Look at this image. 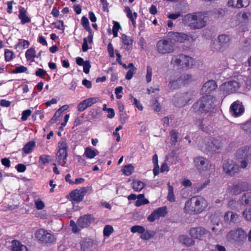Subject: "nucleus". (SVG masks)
<instances>
[{"label": "nucleus", "mask_w": 251, "mask_h": 251, "mask_svg": "<svg viewBox=\"0 0 251 251\" xmlns=\"http://www.w3.org/2000/svg\"><path fill=\"white\" fill-rule=\"evenodd\" d=\"M208 232L203 227H192L189 230V234L191 236L199 240H203L207 235Z\"/></svg>", "instance_id": "ddd939ff"}, {"label": "nucleus", "mask_w": 251, "mask_h": 251, "mask_svg": "<svg viewBox=\"0 0 251 251\" xmlns=\"http://www.w3.org/2000/svg\"><path fill=\"white\" fill-rule=\"evenodd\" d=\"M155 235V232L153 231L146 230L145 229V232L142 233L140 237L144 240H148L151 239Z\"/></svg>", "instance_id": "2f4dec72"}, {"label": "nucleus", "mask_w": 251, "mask_h": 251, "mask_svg": "<svg viewBox=\"0 0 251 251\" xmlns=\"http://www.w3.org/2000/svg\"><path fill=\"white\" fill-rule=\"evenodd\" d=\"M25 57L27 60L33 61L36 57V51L34 48L28 49L25 54Z\"/></svg>", "instance_id": "72a5a7b5"}, {"label": "nucleus", "mask_w": 251, "mask_h": 251, "mask_svg": "<svg viewBox=\"0 0 251 251\" xmlns=\"http://www.w3.org/2000/svg\"><path fill=\"white\" fill-rule=\"evenodd\" d=\"M83 68V72L87 74L89 73L90 69L91 67L89 61H85L84 64L82 65Z\"/></svg>", "instance_id": "bf43d9fd"}, {"label": "nucleus", "mask_w": 251, "mask_h": 251, "mask_svg": "<svg viewBox=\"0 0 251 251\" xmlns=\"http://www.w3.org/2000/svg\"><path fill=\"white\" fill-rule=\"evenodd\" d=\"M134 170V166L132 164H128L124 166L122 172L126 176H130Z\"/></svg>", "instance_id": "e433bc0d"}, {"label": "nucleus", "mask_w": 251, "mask_h": 251, "mask_svg": "<svg viewBox=\"0 0 251 251\" xmlns=\"http://www.w3.org/2000/svg\"><path fill=\"white\" fill-rule=\"evenodd\" d=\"M81 24L83 27L89 32H91L92 29L89 26V23L88 19L85 16L82 17L81 19Z\"/></svg>", "instance_id": "79ce46f5"}, {"label": "nucleus", "mask_w": 251, "mask_h": 251, "mask_svg": "<svg viewBox=\"0 0 251 251\" xmlns=\"http://www.w3.org/2000/svg\"><path fill=\"white\" fill-rule=\"evenodd\" d=\"M54 27L59 30H64V26L63 25V22L61 21H57L56 22L54 23Z\"/></svg>", "instance_id": "e2e57ef3"}, {"label": "nucleus", "mask_w": 251, "mask_h": 251, "mask_svg": "<svg viewBox=\"0 0 251 251\" xmlns=\"http://www.w3.org/2000/svg\"><path fill=\"white\" fill-rule=\"evenodd\" d=\"M183 84V80L181 77L179 76L172 79L169 82L168 86L171 90H176L179 89Z\"/></svg>", "instance_id": "aec40b11"}, {"label": "nucleus", "mask_w": 251, "mask_h": 251, "mask_svg": "<svg viewBox=\"0 0 251 251\" xmlns=\"http://www.w3.org/2000/svg\"><path fill=\"white\" fill-rule=\"evenodd\" d=\"M27 68L24 66L16 67L12 71L13 74H19L26 72Z\"/></svg>", "instance_id": "09e8293b"}, {"label": "nucleus", "mask_w": 251, "mask_h": 251, "mask_svg": "<svg viewBox=\"0 0 251 251\" xmlns=\"http://www.w3.org/2000/svg\"><path fill=\"white\" fill-rule=\"evenodd\" d=\"M34 235L35 238L42 243H52L55 241L54 236L43 228L37 230Z\"/></svg>", "instance_id": "9b49d317"}, {"label": "nucleus", "mask_w": 251, "mask_h": 251, "mask_svg": "<svg viewBox=\"0 0 251 251\" xmlns=\"http://www.w3.org/2000/svg\"><path fill=\"white\" fill-rule=\"evenodd\" d=\"M248 186L246 183L242 182H238L237 184L234 185L233 188H231V192L237 195L242 191L246 190Z\"/></svg>", "instance_id": "4be33fe9"}, {"label": "nucleus", "mask_w": 251, "mask_h": 251, "mask_svg": "<svg viewBox=\"0 0 251 251\" xmlns=\"http://www.w3.org/2000/svg\"><path fill=\"white\" fill-rule=\"evenodd\" d=\"M156 48L159 53L164 54L174 52L176 46L170 37L167 36L166 38H163L157 42Z\"/></svg>", "instance_id": "39448f33"}, {"label": "nucleus", "mask_w": 251, "mask_h": 251, "mask_svg": "<svg viewBox=\"0 0 251 251\" xmlns=\"http://www.w3.org/2000/svg\"><path fill=\"white\" fill-rule=\"evenodd\" d=\"M244 112V108L243 105L238 100L234 102L230 106V112L235 117L240 116Z\"/></svg>", "instance_id": "f3484780"}, {"label": "nucleus", "mask_w": 251, "mask_h": 251, "mask_svg": "<svg viewBox=\"0 0 251 251\" xmlns=\"http://www.w3.org/2000/svg\"><path fill=\"white\" fill-rule=\"evenodd\" d=\"M179 77L182 78L183 83L188 81L192 79V76L189 74H185L183 75L179 76Z\"/></svg>", "instance_id": "69168bd1"}, {"label": "nucleus", "mask_w": 251, "mask_h": 251, "mask_svg": "<svg viewBox=\"0 0 251 251\" xmlns=\"http://www.w3.org/2000/svg\"><path fill=\"white\" fill-rule=\"evenodd\" d=\"M13 53L12 51L9 50H5V60L6 61H10L13 58Z\"/></svg>", "instance_id": "5fc2aeb1"}, {"label": "nucleus", "mask_w": 251, "mask_h": 251, "mask_svg": "<svg viewBox=\"0 0 251 251\" xmlns=\"http://www.w3.org/2000/svg\"><path fill=\"white\" fill-rule=\"evenodd\" d=\"M35 147V143L33 141L27 143L23 148V151L26 154H29L32 152Z\"/></svg>", "instance_id": "7c9ffc66"}, {"label": "nucleus", "mask_w": 251, "mask_h": 251, "mask_svg": "<svg viewBox=\"0 0 251 251\" xmlns=\"http://www.w3.org/2000/svg\"><path fill=\"white\" fill-rule=\"evenodd\" d=\"M223 170L226 173L232 175L239 171V166L232 160H228L223 165Z\"/></svg>", "instance_id": "dca6fc26"}, {"label": "nucleus", "mask_w": 251, "mask_h": 251, "mask_svg": "<svg viewBox=\"0 0 251 251\" xmlns=\"http://www.w3.org/2000/svg\"><path fill=\"white\" fill-rule=\"evenodd\" d=\"M11 243L12 251H28L25 245L22 244L17 240H13Z\"/></svg>", "instance_id": "5701e85b"}, {"label": "nucleus", "mask_w": 251, "mask_h": 251, "mask_svg": "<svg viewBox=\"0 0 251 251\" xmlns=\"http://www.w3.org/2000/svg\"><path fill=\"white\" fill-rule=\"evenodd\" d=\"M58 151L56 154V159L58 164L66 166L68 156V145L66 140L62 139L58 143Z\"/></svg>", "instance_id": "423d86ee"}, {"label": "nucleus", "mask_w": 251, "mask_h": 251, "mask_svg": "<svg viewBox=\"0 0 251 251\" xmlns=\"http://www.w3.org/2000/svg\"><path fill=\"white\" fill-rule=\"evenodd\" d=\"M243 214L246 220L251 221V208H246L244 211Z\"/></svg>", "instance_id": "3c124183"}, {"label": "nucleus", "mask_w": 251, "mask_h": 251, "mask_svg": "<svg viewBox=\"0 0 251 251\" xmlns=\"http://www.w3.org/2000/svg\"><path fill=\"white\" fill-rule=\"evenodd\" d=\"M194 64V59L183 54L173 55L171 60V65L174 68L186 70L191 68Z\"/></svg>", "instance_id": "20e7f679"}, {"label": "nucleus", "mask_w": 251, "mask_h": 251, "mask_svg": "<svg viewBox=\"0 0 251 251\" xmlns=\"http://www.w3.org/2000/svg\"><path fill=\"white\" fill-rule=\"evenodd\" d=\"M219 147V141L218 139H214L211 141L206 149L212 152H218Z\"/></svg>", "instance_id": "a878e982"}, {"label": "nucleus", "mask_w": 251, "mask_h": 251, "mask_svg": "<svg viewBox=\"0 0 251 251\" xmlns=\"http://www.w3.org/2000/svg\"><path fill=\"white\" fill-rule=\"evenodd\" d=\"M167 37H170L175 44L176 43H184L186 41L194 42L196 41V37L194 35L184 32L170 31L167 33Z\"/></svg>", "instance_id": "6e6552de"}, {"label": "nucleus", "mask_w": 251, "mask_h": 251, "mask_svg": "<svg viewBox=\"0 0 251 251\" xmlns=\"http://www.w3.org/2000/svg\"><path fill=\"white\" fill-rule=\"evenodd\" d=\"M123 92V87L122 86H119L115 88V93L116 95V98L118 99H120L122 97V96L119 95L120 94Z\"/></svg>", "instance_id": "680f3d73"}, {"label": "nucleus", "mask_w": 251, "mask_h": 251, "mask_svg": "<svg viewBox=\"0 0 251 251\" xmlns=\"http://www.w3.org/2000/svg\"><path fill=\"white\" fill-rule=\"evenodd\" d=\"M194 163L199 173L202 175H204L206 171L213 169V166L210 162L202 156L195 157Z\"/></svg>", "instance_id": "1a4fd4ad"}, {"label": "nucleus", "mask_w": 251, "mask_h": 251, "mask_svg": "<svg viewBox=\"0 0 251 251\" xmlns=\"http://www.w3.org/2000/svg\"><path fill=\"white\" fill-rule=\"evenodd\" d=\"M36 75L40 77H44L46 75V72L42 69H38L36 71Z\"/></svg>", "instance_id": "338daca9"}, {"label": "nucleus", "mask_w": 251, "mask_h": 251, "mask_svg": "<svg viewBox=\"0 0 251 251\" xmlns=\"http://www.w3.org/2000/svg\"><path fill=\"white\" fill-rule=\"evenodd\" d=\"M94 218L90 215H85L80 217L77 221V225L81 228L88 226L94 222Z\"/></svg>", "instance_id": "6ab92c4d"}, {"label": "nucleus", "mask_w": 251, "mask_h": 251, "mask_svg": "<svg viewBox=\"0 0 251 251\" xmlns=\"http://www.w3.org/2000/svg\"><path fill=\"white\" fill-rule=\"evenodd\" d=\"M180 16V13L178 12L177 13H169L168 14L167 17L170 19L176 20Z\"/></svg>", "instance_id": "0e129e2a"}, {"label": "nucleus", "mask_w": 251, "mask_h": 251, "mask_svg": "<svg viewBox=\"0 0 251 251\" xmlns=\"http://www.w3.org/2000/svg\"><path fill=\"white\" fill-rule=\"evenodd\" d=\"M31 111L29 109H27L26 110H24L22 114V118L21 119L22 121H26L28 117L31 115Z\"/></svg>", "instance_id": "13d9d810"}, {"label": "nucleus", "mask_w": 251, "mask_h": 251, "mask_svg": "<svg viewBox=\"0 0 251 251\" xmlns=\"http://www.w3.org/2000/svg\"><path fill=\"white\" fill-rule=\"evenodd\" d=\"M87 191V187H82L79 189H75L70 193V198L74 201L80 202L82 201Z\"/></svg>", "instance_id": "2eb2a0df"}, {"label": "nucleus", "mask_w": 251, "mask_h": 251, "mask_svg": "<svg viewBox=\"0 0 251 251\" xmlns=\"http://www.w3.org/2000/svg\"><path fill=\"white\" fill-rule=\"evenodd\" d=\"M16 168L17 169L18 172L23 173L25 171L26 166L24 164H19L16 166Z\"/></svg>", "instance_id": "774afa93"}, {"label": "nucleus", "mask_w": 251, "mask_h": 251, "mask_svg": "<svg viewBox=\"0 0 251 251\" xmlns=\"http://www.w3.org/2000/svg\"><path fill=\"white\" fill-rule=\"evenodd\" d=\"M208 205V202L204 198L195 196L185 202L183 211L186 214L197 215L205 211Z\"/></svg>", "instance_id": "f03ea898"}, {"label": "nucleus", "mask_w": 251, "mask_h": 251, "mask_svg": "<svg viewBox=\"0 0 251 251\" xmlns=\"http://www.w3.org/2000/svg\"><path fill=\"white\" fill-rule=\"evenodd\" d=\"M131 102L133 103V104L135 105V106L139 110H142L143 109V107L142 105L140 103V102L135 98L132 95H129Z\"/></svg>", "instance_id": "ea45409f"}, {"label": "nucleus", "mask_w": 251, "mask_h": 251, "mask_svg": "<svg viewBox=\"0 0 251 251\" xmlns=\"http://www.w3.org/2000/svg\"><path fill=\"white\" fill-rule=\"evenodd\" d=\"M136 71V69H129L126 73V78L127 80H130L132 78L133 76V75L135 73Z\"/></svg>", "instance_id": "052dcab7"}, {"label": "nucleus", "mask_w": 251, "mask_h": 251, "mask_svg": "<svg viewBox=\"0 0 251 251\" xmlns=\"http://www.w3.org/2000/svg\"><path fill=\"white\" fill-rule=\"evenodd\" d=\"M250 17H251V13L250 12L239 13L236 16V18L241 22L248 20Z\"/></svg>", "instance_id": "473e14b6"}, {"label": "nucleus", "mask_w": 251, "mask_h": 251, "mask_svg": "<svg viewBox=\"0 0 251 251\" xmlns=\"http://www.w3.org/2000/svg\"><path fill=\"white\" fill-rule=\"evenodd\" d=\"M19 18L21 20V22L23 24L28 23L30 21L29 19L26 15L25 12L22 10H20Z\"/></svg>", "instance_id": "58836bf2"}, {"label": "nucleus", "mask_w": 251, "mask_h": 251, "mask_svg": "<svg viewBox=\"0 0 251 251\" xmlns=\"http://www.w3.org/2000/svg\"><path fill=\"white\" fill-rule=\"evenodd\" d=\"M50 157V155H42L39 158V162L42 164H45L49 162V159Z\"/></svg>", "instance_id": "4d7b16f0"}, {"label": "nucleus", "mask_w": 251, "mask_h": 251, "mask_svg": "<svg viewBox=\"0 0 251 251\" xmlns=\"http://www.w3.org/2000/svg\"><path fill=\"white\" fill-rule=\"evenodd\" d=\"M99 153V151L92 147H86L85 149L83 156L88 159L94 158Z\"/></svg>", "instance_id": "412c9836"}, {"label": "nucleus", "mask_w": 251, "mask_h": 251, "mask_svg": "<svg viewBox=\"0 0 251 251\" xmlns=\"http://www.w3.org/2000/svg\"><path fill=\"white\" fill-rule=\"evenodd\" d=\"M88 107L86 102L85 100L81 101L77 105V110L79 111H83L85 110Z\"/></svg>", "instance_id": "6e6d98bb"}, {"label": "nucleus", "mask_w": 251, "mask_h": 251, "mask_svg": "<svg viewBox=\"0 0 251 251\" xmlns=\"http://www.w3.org/2000/svg\"><path fill=\"white\" fill-rule=\"evenodd\" d=\"M225 218L226 220H229L231 221H235L237 218V215L232 212H227L225 214Z\"/></svg>", "instance_id": "c03bdc74"}, {"label": "nucleus", "mask_w": 251, "mask_h": 251, "mask_svg": "<svg viewBox=\"0 0 251 251\" xmlns=\"http://www.w3.org/2000/svg\"><path fill=\"white\" fill-rule=\"evenodd\" d=\"M179 240L180 242L188 247L193 245L195 243L193 239L184 235H180L179 236Z\"/></svg>", "instance_id": "bb28decb"}, {"label": "nucleus", "mask_w": 251, "mask_h": 251, "mask_svg": "<svg viewBox=\"0 0 251 251\" xmlns=\"http://www.w3.org/2000/svg\"><path fill=\"white\" fill-rule=\"evenodd\" d=\"M85 100L88 107H90L94 104L96 103L99 100V99L97 97H93L85 99Z\"/></svg>", "instance_id": "de8ad7c7"}, {"label": "nucleus", "mask_w": 251, "mask_h": 251, "mask_svg": "<svg viewBox=\"0 0 251 251\" xmlns=\"http://www.w3.org/2000/svg\"><path fill=\"white\" fill-rule=\"evenodd\" d=\"M113 23L114 25L112 29V32L114 37H116L118 36V32L121 28V26L119 23L117 22L113 21Z\"/></svg>", "instance_id": "37998d69"}, {"label": "nucleus", "mask_w": 251, "mask_h": 251, "mask_svg": "<svg viewBox=\"0 0 251 251\" xmlns=\"http://www.w3.org/2000/svg\"><path fill=\"white\" fill-rule=\"evenodd\" d=\"M171 140L173 144H176L177 141V132L173 130L170 132Z\"/></svg>", "instance_id": "603ef678"}, {"label": "nucleus", "mask_w": 251, "mask_h": 251, "mask_svg": "<svg viewBox=\"0 0 251 251\" xmlns=\"http://www.w3.org/2000/svg\"><path fill=\"white\" fill-rule=\"evenodd\" d=\"M168 185V194L167 196V199L170 202H174L175 201V196L174 194V188L170 185L169 182Z\"/></svg>", "instance_id": "f704fd0d"}, {"label": "nucleus", "mask_w": 251, "mask_h": 251, "mask_svg": "<svg viewBox=\"0 0 251 251\" xmlns=\"http://www.w3.org/2000/svg\"><path fill=\"white\" fill-rule=\"evenodd\" d=\"M124 12L126 13L127 17L130 19L133 25L135 27L136 25V19L137 17V14L136 12L133 13L132 12L130 8L128 6L125 7Z\"/></svg>", "instance_id": "b1692460"}, {"label": "nucleus", "mask_w": 251, "mask_h": 251, "mask_svg": "<svg viewBox=\"0 0 251 251\" xmlns=\"http://www.w3.org/2000/svg\"><path fill=\"white\" fill-rule=\"evenodd\" d=\"M149 203V201L145 198L144 194H139L138 195L137 200L136 201L135 205L137 207L142 205L147 204Z\"/></svg>", "instance_id": "c85d7f7f"}, {"label": "nucleus", "mask_w": 251, "mask_h": 251, "mask_svg": "<svg viewBox=\"0 0 251 251\" xmlns=\"http://www.w3.org/2000/svg\"><path fill=\"white\" fill-rule=\"evenodd\" d=\"M217 87L218 85L214 80H208L203 85L201 91V93L202 94H209L214 91Z\"/></svg>", "instance_id": "a211bd4d"}, {"label": "nucleus", "mask_w": 251, "mask_h": 251, "mask_svg": "<svg viewBox=\"0 0 251 251\" xmlns=\"http://www.w3.org/2000/svg\"><path fill=\"white\" fill-rule=\"evenodd\" d=\"M205 15L203 12L189 13L184 16L182 22L192 30L200 29L206 25Z\"/></svg>", "instance_id": "7ed1b4c3"}, {"label": "nucleus", "mask_w": 251, "mask_h": 251, "mask_svg": "<svg viewBox=\"0 0 251 251\" xmlns=\"http://www.w3.org/2000/svg\"><path fill=\"white\" fill-rule=\"evenodd\" d=\"M224 88H226L229 92H234L236 88H238V83L236 81H231L225 83L223 85Z\"/></svg>", "instance_id": "c756f323"}, {"label": "nucleus", "mask_w": 251, "mask_h": 251, "mask_svg": "<svg viewBox=\"0 0 251 251\" xmlns=\"http://www.w3.org/2000/svg\"><path fill=\"white\" fill-rule=\"evenodd\" d=\"M167 214V207L163 206L154 210L147 218L148 221L153 222L160 217H165Z\"/></svg>", "instance_id": "4468645a"}, {"label": "nucleus", "mask_w": 251, "mask_h": 251, "mask_svg": "<svg viewBox=\"0 0 251 251\" xmlns=\"http://www.w3.org/2000/svg\"><path fill=\"white\" fill-rule=\"evenodd\" d=\"M35 205L38 210H42L45 207L44 202L40 199H37L35 201Z\"/></svg>", "instance_id": "864d4df0"}, {"label": "nucleus", "mask_w": 251, "mask_h": 251, "mask_svg": "<svg viewBox=\"0 0 251 251\" xmlns=\"http://www.w3.org/2000/svg\"><path fill=\"white\" fill-rule=\"evenodd\" d=\"M152 69L150 66L147 67V74L146 75V79L148 83H150L151 81Z\"/></svg>", "instance_id": "49530a36"}, {"label": "nucleus", "mask_w": 251, "mask_h": 251, "mask_svg": "<svg viewBox=\"0 0 251 251\" xmlns=\"http://www.w3.org/2000/svg\"><path fill=\"white\" fill-rule=\"evenodd\" d=\"M236 157L240 162L241 167L246 168L251 162V147L246 146L240 148L236 152Z\"/></svg>", "instance_id": "0eeeda50"}, {"label": "nucleus", "mask_w": 251, "mask_h": 251, "mask_svg": "<svg viewBox=\"0 0 251 251\" xmlns=\"http://www.w3.org/2000/svg\"><path fill=\"white\" fill-rule=\"evenodd\" d=\"M250 0H238L236 4V8H242L247 7L249 5Z\"/></svg>", "instance_id": "8fccbe9b"}, {"label": "nucleus", "mask_w": 251, "mask_h": 251, "mask_svg": "<svg viewBox=\"0 0 251 251\" xmlns=\"http://www.w3.org/2000/svg\"><path fill=\"white\" fill-rule=\"evenodd\" d=\"M246 237L245 231L240 228L232 230L227 234V240L232 242H239L243 240Z\"/></svg>", "instance_id": "f8f14e48"}, {"label": "nucleus", "mask_w": 251, "mask_h": 251, "mask_svg": "<svg viewBox=\"0 0 251 251\" xmlns=\"http://www.w3.org/2000/svg\"><path fill=\"white\" fill-rule=\"evenodd\" d=\"M145 186V184L139 180H134L132 183V188L137 192L141 191Z\"/></svg>", "instance_id": "cd10ccee"}, {"label": "nucleus", "mask_w": 251, "mask_h": 251, "mask_svg": "<svg viewBox=\"0 0 251 251\" xmlns=\"http://www.w3.org/2000/svg\"><path fill=\"white\" fill-rule=\"evenodd\" d=\"M121 40L123 44L127 46L126 49L129 50L128 46H131L133 42L131 37L127 36L125 34H123L121 37Z\"/></svg>", "instance_id": "c9c22d12"}, {"label": "nucleus", "mask_w": 251, "mask_h": 251, "mask_svg": "<svg viewBox=\"0 0 251 251\" xmlns=\"http://www.w3.org/2000/svg\"><path fill=\"white\" fill-rule=\"evenodd\" d=\"M130 231L133 233H138L141 234L145 232V227L139 225L134 226L131 227Z\"/></svg>", "instance_id": "4c0bfd02"}, {"label": "nucleus", "mask_w": 251, "mask_h": 251, "mask_svg": "<svg viewBox=\"0 0 251 251\" xmlns=\"http://www.w3.org/2000/svg\"><path fill=\"white\" fill-rule=\"evenodd\" d=\"M192 99V94L190 92L176 94L173 99V103L177 107H183L186 105Z\"/></svg>", "instance_id": "9d476101"}, {"label": "nucleus", "mask_w": 251, "mask_h": 251, "mask_svg": "<svg viewBox=\"0 0 251 251\" xmlns=\"http://www.w3.org/2000/svg\"><path fill=\"white\" fill-rule=\"evenodd\" d=\"M81 248L83 251H92L94 247V243L90 239L82 241L81 243Z\"/></svg>", "instance_id": "393cba45"}, {"label": "nucleus", "mask_w": 251, "mask_h": 251, "mask_svg": "<svg viewBox=\"0 0 251 251\" xmlns=\"http://www.w3.org/2000/svg\"><path fill=\"white\" fill-rule=\"evenodd\" d=\"M113 228L111 226L106 225L103 231V235L106 237H109L113 232Z\"/></svg>", "instance_id": "a19ab883"}, {"label": "nucleus", "mask_w": 251, "mask_h": 251, "mask_svg": "<svg viewBox=\"0 0 251 251\" xmlns=\"http://www.w3.org/2000/svg\"><path fill=\"white\" fill-rule=\"evenodd\" d=\"M215 98L211 95L204 96L196 102L192 106V110L196 114L202 113H212L216 110Z\"/></svg>", "instance_id": "f257e3e1"}, {"label": "nucleus", "mask_w": 251, "mask_h": 251, "mask_svg": "<svg viewBox=\"0 0 251 251\" xmlns=\"http://www.w3.org/2000/svg\"><path fill=\"white\" fill-rule=\"evenodd\" d=\"M242 202H244V203L246 204H251V193H247L244 194V195L242 198Z\"/></svg>", "instance_id": "a18cd8bd"}]
</instances>
